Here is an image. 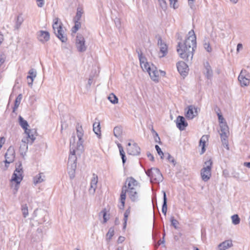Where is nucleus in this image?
<instances>
[{"label":"nucleus","instance_id":"f257e3e1","mask_svg":"<svg viewBox=\"0 0 250 250\" xmlns=\"http://www.w3.org/2000/svg\"><path fill=\"white\" fill-rule=\"evenodd\" d=\"M83 130L81 126L77 128V137L78 140L76 142V138L74 137L70 140V155L68 161V173L70 177H74L75 171L76 168V155H80L83 150V145L84 142L83 139Z\"/></svg>","mask_w":250,"mask_h":250},{"label":"nucleus","instance_id":"f03ea898","mask_svg":"<svg viewBox=\"0 0 250 250\" xmlns=\"http://www.w3.org/2000/svg\"><path fill=\"white\" fill-rule=\"evenodd\" d=\"M196 47V37L193 30L189 31L184 42H179L177 51L182 59L189 61L193 58L194 48Z\"/></svg>","mask_w":250,"mask_h":250},{"label":"nucleus","instance_id":"7ed1b4c3","mask_svg":"<svg viewBox=\"0 0 250 250\" xmlns=\"http://www.w3.org/2000/svg\"><path fill=\"white\" fill-rule=\"evenodd\" d=\"M140 183L132 177H129L126 178L125 185L122 188L120 195L121 205H119V208L120 209H123L124 208L126 191L135 189H140Z\"/></svg>","mask_w":250,"mask_h":250},{"label":"nucleus","instance_id":"20e7f679","mask_svg":"<svg viewBox=\"0 0 250 250\" xmlns=\"http://www.w3.org/2000/svg\"><path fill=\"white\" fill-rule=\"evenodd\" d=\"M53 28L57 37L63 42L67 41V38L62 29V23L58 18L53 20Z\"/></svg>","mask_w":250,"mask_h":250},{"label":"nucleus","instance_id":"39448f33","mask_svg":"<svg viewBox=\"0 0 250 250\" xmlns=\"http://www.w3.org/2000/svg\"><path fill=\"white\" fill-rule=\"evenodd\" d=\"M212 161L211 159L206 161L203 165V167L201 170V176L204 182L208 181L211 176V168Z\"/></svg>","mask_w":250,"mask_h":250},{"label":"nucleus","instance_id":"423d86ee","mask_svg":"<svg viewBox=\"0 0 250 250\" xmlns=\"http://www.w3.org/2000/svg\"><path fill=\"white\" fill-rule=\"evenodd\" d=\"M146 173L150 177L151 183H159L163 180L162 173L157 168H151L146 171Z\"/></svg>","mask_w":250,"mask_h":250},{"label":"nucleus","instance_id":"0eeeda50","mask_svg":"<svg viewBox=\"0 0 250 250\" xmlns=\"http://www.w3.org/2000/svg\"><path fill=\"white\" fill-rule=\"evenodd\" d=\"M19 122L20 125L24 130L25 136H28V138L31 139L32 141L34 139H36V130L34 129H28V127L29 126V125L27 122L21 116L19 117Z\"/></svg>","mask_w":250,"mask_h":250},{"label":"nucleus","instance_id":"6e6552de","mask_svg":"<svg viewBox=\"0 0 250 250\" xmlns=\"http://www.w3.org/2000/svg\"><path fill=\"white\" fill-rule=\"evenodd\" d=\"M220 137L222 142L224 146L227 149H229V145L228 138L229 134V128L226 124H221L220 125Z\"/></svg>","mask_w":250,"mask_h":250},{"label":"nucleus","instance_id":"1a4fd4ad","mask_svg":"<svg viewBox=\"0 0 250 250\" xmlns=\"http://www.w3.org/2000/svg\"><path fill=\"white\" fill-rule=\"evenodd\" d=\"M22 167L21 163H19V165L16 166V169L12 175L11 180L12 182H15L18 184H20L23 179Z\"/></svg>","mask_w":250,"mask_h":250},{"label":"nucleus","instance_id":"9d476101","mask_svg":"<svg viewBox=\"0 0 250 250\" xmlns=\"http://www.w3.org/2000/svg\"><path fill=\"white\" fill-rule=\"evenodd\" d=\"M75 45L77 50L80 52H85L87 49L85 39L81 34H77L75 41Z\"/></svg>","mask_w":250,"mask_h":250},{"label":"nucleus","instance_id":"9b49d317","mask_svg":"<svg viewBox=\"0 0 250 250\" xmlns=\"http://www.w3.org/2000/svg\"><path fill=\"white\" fill-rule=\"evenodd\" d=\"M32 139L28 138V136H25L21 140V144L20 147V152L22 157H24L26 155V153L28 150L27 144H32L35 139L31 140Z\"/></svg>","mask_w":250,"mask_h":250},{"label":"nucleus","instance_id":"f8f14e48","mask_svg":"<svg viewBox=\"0 0 250 250\" xmlns=\"http://www.w3.org/2000/svg\"><path fill=\"white\" fill-rule=\"evenodd\" d=\"M238 79L242 86H247L250 83V74L246 70H241Z\"/></svg>","mask_w":250,"mask_h":250},{"label":"nucleus","instance_id":"ddd939ff","mask_svg":"<svg viewBox=\"0 0 250 250\" xmlns=\"http://www.w3.org/2000/svg\"><path fill=\"white\" fill-rule=\"evenodd\" d=\"M15 158V149L13 147L11 146L8 148L5 155V160L4 162L6 168H7L8 167L7 164H9L10 163H12L14 161Z\"/></svg>","mask_w":250,"mask_h":250},{"label":"nucleus","instance_id":"4468645a","mask_svg":"<svg viewBox=\"0 0 250 250\" xmlns=\"http://www.w3.org/2000/svg\"><path fill=\"white\" fill-rule=\"evenodd\" d=\"M126 150L127 153L129 155H137L140 153V148L135 143L133 144L130 142L128 143Z\"/></svg>","mask_w":250,"mask_h":250},{"label":"nucleus","instance_id":"2eb2a0df","mask_svg":"<svg viewBox=\"0 0 250 250\" xmlns=\"http://www.w3.org/2000/svg\"><path fill=\"white\" fill-rule=\"evenodd\" d=\"M126 194L129 199L133 202H137L140 200V189L127 191Z\"/></svg>","mask_w":250,"mask_h":250},{"label":"nucleus","instance_id":"dca6fc26","mask_svg":"<svg viewBox=\"0 0 250 250\" xmlns=\"http://www.w3.org/2000/svg\"><path fill=\"white\" fill-rule=\"evenodd\" d=\"M158 45L160 48V57L162 58L165 57L167 53V45L161 38H159L158 40Z\"/></svg>","mask_w":250,"mask_h":250},{"label":"nucleus","instance_id":"f3484780","mask_svg":"<svg viewBox=\"0 0 250 250\" xmlns=\"http://www.w3.org/2000/svg\"><path fill=\"white\" fill-rule=\"evenodd\" d=\"M37 36L39 41L42 43H45L50 39L49 33L46 31H39L37 33Z\"/></svg>","mask_w":250,"mask_h":250},{"label":"nucleus","instance_id":"a211bd4d","mask_svg":"<svg viewBox=\"0 0 250 250\" xmlns=\"http://www.w3.org/2000/svg\"><path fill=\"white\" fill-rule=\"evenodd\" d=\"M177 68L181 75H186L188 71V66L183 61H180L177 62Z\"/></svg>","mask_w":250,"mask_h":250},{"label":"nucleus","instance_id":"6ab92c4d","mask_svg":"<svg viewBox=\"0 0 250 250\" xmlns=\"http://www.w3.org/2000/svg\"><path fill=\"white\" fill-rule=\"evenodd\" d=\"M98 177L97 175L93 174L90 181V186L89 189L90 193L93 194L97 188Z\"/></svg>","mask_w":250,"mask_h":250},{"label":"nucleus","instance_id":"aec40b11","mask_svg":"<svg viewBox=\"0 0 250 250\" xmlns=\"http://www.w3.org/2000/svg\"><path fill=\"white\" fill-rule=\"evenodd\" d=\"M148 73L152 81L157 83L159 82V71L154 65L151 66V69H150Z\"/></svg>","mask_w":250,"mask_h":250},{"label":"nucleus","instance_id":"412c9836","mask_svg":"<svg viewBox=\"0 0 250 250\" xmlns=\"http://www.w3.org/2000/svg\"><path fill=\"white\" fill-rule=\"evenodd\" d=\"M177 127L180 130H184L188 126V123L186 122L184 117L178 116L176 120Z\"/></svg>","mask_w":250,"mask_h":250},{"label":"nucleus","instance_id":"4be33fe9","mask_svg":"<svg viewBox=\"0 0 250 250\" xmlns=\"http://www.w3.org/2000/svg\"><path fill=\"white\" fill-rule=\"evenodd\" d=\"M198 114L197 109L193 105L188 107L186 112V117L189 119H192Z\"/></svg>","mask_w":250,"mask_h":250},{"label":"nucleus","instance_id":"5701e85b","mask_svg":"<svg viewBox=\"0 0 250 250\" xmlns=\"http://www.w3.org/2000/svg\"><path fill=\"white\" fill-rule=\"evenodd\" d=\"M140 62V65L144 71L148 72L151 69V66H154V64L149 63L146 62V59L142 56L139 57Z\"/></svg>","mask_w":250,"mask_h":250},{"label":"nucleus","instance_id":"b1692460","mask_svg":"<svg viewBox=\"0 0 250 250\" xmlns=\"http://www.w3.org/2000/svg\"><path fill=\"white\" fill-rule=\"evenodd\" d=\"M24 21V19L21 14L18 15L15 20V25L14 26L15 30H18Z\"/></svg>","mask_w":250,"mask_h":250},{"label":"nucleus","instance_id":"393cba45","mask_svg":"<svg viewBox=\"0 0 250 250\" xmlns=\"http://www.w3.org/2000/svg\"><path fill=\"white\" fill-rule=\"evenodd\" d=\"M233 246L232 242L231 240H226L218 245L219 250H226Z\"/></svg>","mask_w":250,"mask_h":250},{"label":"nucleus","instance_id":"a878e982","mask_svg":"<svg viewBox=\"0 0 250 250\" xmlns=\"http://www.w3.org/2000/svg\"><path fill=\"white\" fill-rule=\"evenodd\" d=\"M208 140V136L207 135H203L200 139L199 142V146L201 147L202 150L201 154H203L206 151V144Z\"/></svg>","mask_w":250,"mask_h":250},{"label":"nucleus","instance_id":"bb28decb","mask_svg":"<svg viewBox=\"0 0 250 250\" xmlns=\"http://www.w3.org/2000/svg\"><path fill=\"white\" fill-rule=\"evenodd\" d=\"M45 176L43 173H40L33 178V183L37 185L43 182L45 180Z\"/></svg>","mask_w":250,"mask_h":250},{"label":"nucleus","instance_id":"cd10ccee","mask_svg":"<svg viewBox=\"0 0 250 250\" xmlns=\"http://www.w3.org/2000/svg\"><path fill=\"white\" fill-rule=\"evenodd\" d=\"M29 75L27 77V79H31V82H28V84L29 86H32L34 79L36 77V71L34 69H31L28 72Z\"/></svg>","mask_w":250,"mask_h":250},{"label":"nucleus","instance_id":"c85d7f7f","mask_svg":"<svg viewBox=\"0 0 250 250\" xmlns=\"http://www.w3.org/2000/svg\"><path fill=\"white\" fill-rule=\"evenodd\" d=\"M93 130L96 134H97L99 137L101 136V127L100 123L98 121L97 122H95L93 125Z\"/></svg>","mask_w":250,"mask_h":250},{"label":"nucleus","instance_id":"c756f323","mask_svg":"<svg viewBox=\"0 0 250 250\" xmlns=\"http://www.w3.org/2000/svg\"><path fill=\"white\" fill-rule=\"evenodd\" d=\"M83 14V9L80 7H78L77 9L76 15L74 18V21H80Z\"/></svg>","mask_w":250,"mask_h":250},{"label":"nucleus","instance_id":"7c9ffc66","mask_svg":"<svg viewBox=\"0 0 250 250\" xmlns=\"http://www.w3.org/2000/svg\"><path fill=\"white\" fill-rule=\"evenodd\" d=\"M204 74L208 79H210L212 76V71L211 67L208 63L205 66Z\"/></svg>","mask_w":250,"mask_h":250},{"label":"nucleus","instance_id":"2f4dec72","mask_svg":"<svg viewBox=\"0 0 250 250\" xmlns=\"http://www.w3.org/2000/svg\"><path fill=\"white\" fill-rule=\"evenodd\" d=\"M123 133V130L120 126H116L113 129V133L115 137L117 138L120 139Z\"/></svg>","mask_w":250,"mask_h":250},{"label":"nucleus","instance_id":"473e14b6","mask_svg":"<svg viewBox=\"0 0 250 250\" xmlns=\"http://www.w3.org/2000/svg\"><path fill=\"white\" fill-rule=\"evenodd\" d=\"M164 194V202H163V205L162 206V211L164 213V214L166 216L167 214V199L166 197V192L163 191Z\"/></svg>","mask_w":250,"mask_h":250},{"label":"nucleus","instance_id":"72a5a7b5","mask_svg":"<svg viewBox=\"0 0 250 250\" xmlns=\"http://www.w3.org/2000/svg\"><path fill=\"white\" fill-rule=\"evenodd\" d=\"M114 235V229L113 227H111L109 229L108 231L106 234V241L108 242H110Z\"/></svg>","mask_w":250,"mask_h":250},{"label":"nucleus","instance_id":"f704fd0d","mask_svg":"<svg viewBox=\"0 0 250 250\" xmlns=\"http://www.w3.org/2000/svg\"><path fill=\"white\" fill-rule=\"evenodd\" d=\"M131 211V208L130 207H129L125 211L124 213V226L123 229H125L126 227L127 224V221L128 219V217Z\"/></svg>","mask_w":250,"mask_h":250},{"label":"nucleus","instance_id":"c9c22d12","mask_svg":"<svg viewBox=\"0 0 250 250\" xmlns=\"http://www.w3.org/2000/svg\"><path fill=\"white\" fill-rule=\"evenodd\" d=\"M22 98V95L21 94H20L16 98L15 101L14 107L13 108V112H15V110L19 106V105L20 104V103L21 102Z\"/></svg>","mask_w":250,"mask_h":250},{"label":"nucleus","instance_id":"e433bc0d","mask_svg":"<svg viewBox=\"0 0 250 250\" xmlns=\"http://www.w3.org/2000/svg\"><path fill=\"white\" fill-rule=\"evenodd\" d=\"M117 144L119 149L120 155L122 157L123 163L125 164V152L124 150L123 147H122V145L119 143H117Z\"/></svg>","mask_w":250,"mask_h":250},{"label":"nucleus","instance_id":"4c0bfd02","mask_svg":"<svg viewBox=\"0 0 250 250\" xmlns=\"http://www.w3.org/2000/svg\"><path fill=\"white\" fill-rule=\"evenodd\" d=\"M108 99L113 104H116L118 103V99L113 93H111L108 96Z\"/></svg>","mask_w":250,"mask_h":250},{"label":"nucleus","instance_id":"58836bf2","mask_svg":"<svg viewBox=\"0 0 250 250\" xmlns=\"http://www.w3.org/2000/svg\"><path fill=\"white\" fill-rule=\"evenodd\" d=\"M233 224L236 225L240 223V219L237 214H234L231 217Z\"/></svg>","mask_w":250,"mask_h":250},{"label":"nucleus","instance_id":"ea45409f","mask_svg":"<svg viewBox=\"0 0 250 250\" xmlns=\"http://www.w3.org/2000/svg\"><path fill=\"white\" fill-rule=\"evenodd\" d=\"M75 25L72 28V33H75L80 28L81 23L79 21H74Z\"/></svg>","mask_w":250,"mask_h":250},{"label":"nucleus","instance_id":"a19ab883","mask_svg":"<svg viewBox=\"0 0 250 250\" xmlns=\"http://www.w3.org/2000/svg\"><path fill=\"white\" fill-rule=\"evenodd\" d=\"M21 211L23 217L24 218L26 217L28 215V207L26 205L22 206Z\"/></svg>","mask_w":250,"mask_h":250},{"label":"nucleus","instance_id":"79ce46f5","mask_svg":"<svg viewBox=\"0 0 250 250\" xmlns=\"http://www.w3.org/2000/svg\"><path fill=\"white\" fill-rule=\"evenodd\" d=\"M170 220L171 225H172L175 229H177L178 228V225L179 224L178 221L174 219L173 216L171 217Z\"/></svg>","mask_w":250,"mask_h":250},{"label":"nucleus","instance_id":"37998d69","mask_svg":"<svg viewBox=\"0 0 250 250\" xmlns=\"http://www.w3.org/2000/svg\"><path fill=\"white\" fill-rule=\"evenodd\" d=\"M170 2V5L174 9H176L178 7L177 0H169Z\"/></svg>","mask_w":250,"mask_h":250},{"label":"nucleus","instance_id":"c03bdc74","mask_svg":"<svg viewBox=\"0 0 250 250\" xmlns=\"http://www.w3.org/2000/svg\"><path fill=\"white\" fill-rule=\"evenodd\" d=\"M37 100V98L35 95H33L30 96L29 102L30 104H33Z\"/></svg>","mask_w":250,"mask_h":250},{"label":"nucleus","instance_id":"a18cd8bd","mask_svg":"<svg viewBox=\"0 0 250 250\" xmlns=\"http://www.w3.org/2000/svg\"><path fill=\"white\" fill-rule=\"evenodd\" d=\"M101 213H103V218H104L103 223H105L109 219V217L107 216V214H106V209H103L101 211Z\"/></svg>","mask_w":250,"mask_h":250},{"label":"nucleus","instance_id":"49530a36","mask_svg":"<svg viewBox=\"0 0 250 250\" xmlns=\"http://www.w3.org/2000/svg\"><path fill=\"white\" fill-rule=\"evenodd\" d=\"M159 5L163 9L167 8V3L165 0H158Z\"/></svg>","mask_w":250,"mask_h":250},{"label":"nucleus","instance_id":"de8ad7c7","mask_svg":"<svg viewBox=\"0 0 250 250\" xmlns=\"http://www.w3.org/2000/svg\"><path fill=\"white\" fill-rule=\"evenodd\" d=\"M204 48L208 52H211L212 51V48L208 42H206L204 43Z\"/></svg>","mask_w":250,"mask_h":250},{"label":"nucleus","instance_id":"09e8293b","mask_svg":"<svg viewBox=\"0 0 250 250\" xmlns=\"http://www.w3.org/2000/svg\"><path fill=\"white\" fill-rule=\"evenodd\" d=\"M217 115H218V120H219V125H220L221 124H226L227 123L226 122L224 117H223V116L221 114L218 113Z\"/></svg>","mask_w":250,"mask_h":250},{"label":"nucleus","instance_id":"8fccbe9b","mask_svg":"<svg viewBox=\"0 0 250 250\" xmlns=\"http://www.w3.org/2000/svg\"><path fill=\"white\" fill-rule=\"evenodd\" d=\"M156 150L158 153V154L161 156V159H163V157L164 156V154L163 151L161 150L160 147L158 146H155Z\"/></svg>","mask_w":250,"mask_h":250},{"label":"nucleus","instance_id":"3c124183","mask_svg":"<svg viewBox=\"0 0 250 250\" xmlns=\"http://www.w3.org/2000/svg\"><path fill=\"white\" fill-rule=\"evenodd\" d=\"M244 49L243 45L241 43H239L237 45L236 53L239 54Z\"/></svg>","mask_w":250,"mask_h":250},{"label":"nucleus","instance_id":"603ef678","mask_svg":"<svg viewBox=\"0 0 250 250\" xmlns=\"http://www.w3.org/2000/svg\"><path fill=\"white\" fill-rule=\"evenodd\" d=\"M37 5L39 7L42 8V7L45 3L44 0H35Z\"/></svg>","mask_w":250,"mask_h":250},{"label":"nucleus","instance_id":"864d4df0","mask_svg":"<svg viewBox=\"0 0 250 250\" xmlns=\"http://www.w3.org/2000/svg\"><path fill=\"white\" fill-rule=\"evenodd\" d=\"M165 155L167 156V159L169 162L172 163L175 165V161L174 158L171 156V155L169 153H166Z\"/></svg>","mask_w":250,"mask_h":250},{"label":"nucleus","instance_id":"5fc2aeb1","mask_svg":"<svg viewBox=\"0 0 250 250\" xmlns=\"http://www.w3.org/2000/svg\"><path fill=\"white\" fill-rule=\"evenodd\" d=\"M6 59V56L4 54L0 55V67L4 62Z\"/></svg>","mask_w":250,"mask_h":250},{"label":"nucleus","instance_id":"6e6d98bb","mask_svg":"<svg viewBox=\"0 0 250 250\" xmlns=\"http://www.w3.org/2000/svg\"><path fill=\"white\" fill-rule=\"evenodd\" d=\"M194 0H188V5L191 9H193L195 8L194 4Z\"/></svg>","mask_w":250,"mask_h":250},{"label":"nucleus","instance_id":"4d7b16f0","mask_svg":"<svg viewBox=\"0 0 250 250\" xmlns=\"http://www.w3.org/2000/svg\"><path fill=\"white\" fill-rule=\"evenodd\" d=\"M232 176L237 179V180H238L240 178V174H239V173L237 172H236V171H234L232 173Z\"/></svg>","mask_w":250,"mask_h":250},{"label":"nucleus","instance_id":"13d9d810","mask_svg":"<svg viewBox=\"0 0 250 250\" xmlns=\"http://www.w3.org/2000/svg\"><path fill=\"white\" fill-rule=\"evenodd\" d=\"M222 175L225 178L229 177V171L227 169H224L223 170V172H222Z\"/></svg>","mask_w":250,"mask_h":250},{"label":"nucleus","instance_id":"bf43d9fd","mask_svg":"<svg viewBox=\"0 0 250 250\" xmlns=\"http://www.w3.org/2000/svg\"><path fill=\"white\" fill-rule=\"evenodd\" d=\"M19 188V184H18L16 183V184L15 185L14 188L13 193L14 194H16V193L17 192V191L18 190Z\"/></svg>","mask_w":250,"mask_h":250},{"label":"nucleus","instance_id":"052dcab7","mask_svg":"<svg viewBox=\"0 0 250 250\" xmlns=\"http://www.w3.org/2000/svg\"><path fill=\"white\" fill-rule=\"evenodd\" d=\"M125 240V238L123 236H120L118 239V240H117V242L118 243H122V242H123Z\"/></svg>","mask_w":250,"mask_h":250},{"label":"nucleus","instance_id":"680f3d73","mask_svg":"<svg viewBox=\"0 0 250 250\" xmlns=\"http://www.w3.org/2000/svg\"><path fill=\"white\" fill-rule=\"evenodd\" d=\"M5 142V139L4 137L0 138V149L1 148L2 145L4 144Z\"/></svg>","mask_w":250,"mask_h":250},{"label":"nucleus","instance_id":"e2e57ef3","mask_svg":"<svg viewBox=\"0 0 250 250\" xmlns=\"http://www.w3.org/2000/svg\"><path fill=\"white\" fill-rule=\"evenodd\" d=\"M147 156L148 158L150 159V160L153 161L154 160V157L152 154L150 153H147Z\"/></svg>","mask_w":250,"mask_h":250},{"label":"nucleus","instance_id":"0e129e2a","mask_svg":"<svg viewBox=\"0 0 250 250\" xmlns=\"http://www.w3.org/2000/svg\"><path fill=\"white\" fill-rule=\"evenodd\" d=\"M159 73H160V75L162 76H165L166 74L165 71L161 70H159Z\"/></svg>","mask_w":250,"mask_h":250},{"label":"nucleus","instance_id":"69168bd1","mask_svg":"<svg viewBox=\"0 0 250 250\" xmlns=\"http://www.w3.org/2000/svg\"><path fill=\"white\" fill-rule=\"evenodd\" d=\"M4 40L3 35L1 34H0V44L2 43Z\"/></svg>","mask_w":250,"mask_h":250},{"label":"nucleus","instance_id":"338daca9","mask_svg":"<svg viewBox=\"0 0 250 250\" xmlns=\"http://www.w3.org/2000/svg\"><path fill=\"white\" fill-rule=\"evenodd\" d=\"M244 165L247 167L250 168V162H245L244 163Z\"/></svg>","mask_w":250,"mask_h":250},{"label":"nucleus","instance_id":"774afa93","mask_svg":"<svg viewBox=\"0 0 250 250\" xmlns=\"http://www.w3.org/2000/svg\"><path fill=\"white\" fill-rule=\"evenodd\" d=\"M239 0H229L231 3L232 4H236L238 2Z\"/></svg>","mask_w":250,"mask_h":250}]
</instances>
